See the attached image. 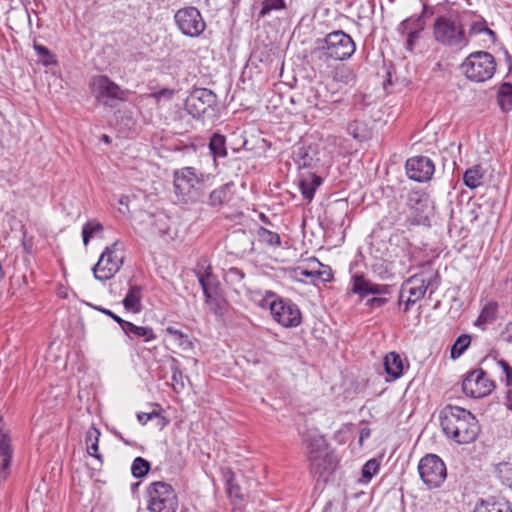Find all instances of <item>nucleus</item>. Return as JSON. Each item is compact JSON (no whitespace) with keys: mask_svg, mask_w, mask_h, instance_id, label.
Segmentation results:
<instances>
[{"mask_svg":"<svg viewBox=\"0 0 512 512\" xmlns=\"http://www.w3.org/2000/svg\"><path fill=\"white\" fill-rule=\"evenodd\" d=\"M498 304L494 301L487 303L481 310L478 318L475 320L476 327L485 330L486 327L492 324L497 319Z\"/></svg>","mask_w":512,"mask_h":512,"instance_id":"nucleus-23","label":"nucleus"},{"mask_svg":"<svg viewBox=\"0 0 512 512\" xmlns=\"http://www.w3.org/2000/svg\"><path fill=\"white\" fill-rule=\"evenodd\" d=\"M284 9H286L285 0H263L259 16L265 17L272 11H280Z\"/></svg>","mask_w":512,"mask_h":512,"instance_id":"nucleus-40","label":"nucleus"},{"mask_svg":"<svg viewBox=\"0 0 512 512\" xmlns=\"http://www.w3.org/2000/svg\"><path fill=\"white\" fill-rule=\"evenodd\" d=\"M165 331L173 337L174 341L182 350L187 351L193 349L192 341L189 339L188 335L184 334L181 330L168 326Z\"/></svg>","mask_w":512,"mask_h":512,"instance_id":"nucleus-32","label":"nucleus"},{"mask_svg":"<svg viewBox=\"0 0 512 512\" xmlns=\"http://www.w3.org/2000/svg\"><path fill=\"white\" fill-rule=\"evenodd\" d=\"M440 423L444 434L458 444L473 442L480 432L476 417L459 406L444 407L440 412Z\"/></svg>","mask_w":512,"mask_h":512,"instance_id":"nucleus-1","label":"nucleus"},{"mask_svg":"<svg viewBox=\"0 0 512 512\" xmlns=\"http://www.w3.org/2000/svg\"><path fill=\"white\" fill-rule=\"evenodd\" d=\"M407 176L417 182H425L431 179L435 166L433 161L426 156L411 157L406 161Z\"/></svg>","mask_w":512,"mask_h":512,"instance_id":"nucleus-16","label":"nucleus"},{"mask_svg":"<svg viewBox=\"0 0 512 512\" xmlns=\"http://www.w3.org/2000/svg\"><path fill=\"white\" fill-rule=\"evenodd\" d=\"M229 200V185H223L213 190L209 195V205L218 207Z\"/></svg>","mask_w":512,"mask_h":512,"instance_id":"nucleus-33","label":"nucleus"},{"mask_svg":"<svg viewBox=\"0 0 512 512\" xmlns=\"http://www.w3.org/2000/svg\"><path fill=\"white\" fill-rule=\"evenodd\" d=\"M506 57H507V59H508L509 61H511V57H510V55H509L507 52H506Z\"/></svg>","mask_w":512,"mask_h":512,"instance_id":"nucleus-62","label":"nucleus"},{"mask_svg":"<svg viewBox=\"0 0 512 512\" xmlns=\"http://www.w3.org/2000/svg\"><path fill=\"white\" fill-rule=\"evenodd\" d=\"M502 336L506 342L512 344V322L506 324Z\"/></svg>","mask_w":512,"mask_h":512,"instance_id":"nucleus-55","label":"nucleus"},{"mask_svg":"<svg viewBox=\"0 0 512 512\" xmlns=\"http://www.w3.org/2000/svg\"><path fill=\"white\" fill-rule=\"evenodd\" d=\"M270 311L275 321L286 328L297 327L302 322L299 307L290 299L279 298L270 303Z\"/></svg>","mask_w":512,"mask_h":512,"instance_id":"nucleus-13","label":"nucleus"},{"mask_svg":"<svg viewBox=\"0 0 512 512\" xmlns=\"http://www.w3.org/2000/svg\"><path fill=\"white\" fill-rule=\"evenodd\" d=\"M433 33L436 41L446 46L461 47L468 44L461 22L446 16H440L435 20Z\"/></svg>","mask_w":512,"mask_h":512,"instance_id":"nucleus-9","label":"nucleus"},{"mask_svg":"<svg viewBox=\"0 0 512 512\" xmlns=\"http://www.w3.org/2000/svg\"><path fill=\"white\" fill-rule=\"evenodd\" d=\"M137 419L142 425H145L148 421H150L152 419H157V426L160 429L164 428L167 424L166 419L164 417H162L160 415V413L157 411H152L150 413H144V412L138 413Z\"/></svg>","mask_w":512,"mask_h":512,"instance_id":"nucleus-43","label":"nucleus"},{"mask_svg":"<svg viewBox=\"0 0 512 512\" xmlns=\"http://www.w3.org/2000/svg\"><path fill=\"white\" fill-rule=\"evenodd\" d=\"M217 105V96L206 88L193 90L185 101V109L195 119H200Z\"/></svg>","mask_w":512,"mask_h":512,"instance_id":"nucleus-12","label":"nucleus"},{"mask_svg":"<svg viewBox=\"0 0 512 512\" xmlns=\"http://www.w3.org/2000/svg\"><path fill=\"white\" fill-rule=\"evenodd\" d=\"M461 71L471 81L485 82L493 77L496 61L486 51L473 52L461 64Z\"/></svg>","mask_w":512,"mask_h":512,"instance_id":"nucleus-5","label":"nucleus"},{"mask_svg":"<svg viewBox=\"0 0 512 512\" xmlns=\"http://www.w3.org/2000/svg\"><path fill=\"white\" fill-rule=\"evenodd\" d=\"M483 177V168L480 165H474L464 173L463 182L468 188L475 189L482 184Z\"/></svg>","mask_w":512,"mask_h":512,"instance_id":"nucleus-28","label":"nucleus"},{"mask_svg":"<svg viewBox=\"0 0 512 512\" xmlns=\"http://www.w3.org/2000/svg\"><path fill=\"white\" fill-rule=\"evenodd\" d=\"M257 234H258L259 240L269 246L277 247V246H280V244H281L280 236L276 232L270 231L264 227H260L258 229Z\"/></svg>","mask_w":512,"mask_h":512,"instance_id":"nucleus-39","label":"nucleus"},{"mask_svg":"<svg viewBox=\"0 0 512 512\" xmlns=\"http://www.w3.org/2000/svg\"><path fill=\"white\" fill-rule=\"evenodd\" d=\"M494 384L490 381L484 370L470 371L462 382L463 392L472 398H482L491 393Z\"/></svg>","mask_w":512,"mask_h":512,"instance_id":"nucleus-15","label":"nucleus"},{"mask_svg":"<svg viewBox=\"0 0 512 512\" xmlns=\"http://www.w3.org/2000/svg\"><path fill=\"white\" fill-rule=\"evenodd\" d=\"M497 364L501 367V369L505 375H507L510 372V370L512 369V367H510V365L503 359L498 360Z\"/></svg>","mask_w":512,"mask_h":512,"instance_id":"nucleus-58","label":"nucleus"},{"mask_svg":"<svg viewBox=\"0 0 512 512\" xmlns=\"http://www.w3.org/2000/svg\"><path fill=\"white\" fill-rule=\"evenodd\" d=\"M322 178L316 174L309 173L303 176L299 182V188L303 197L308 201H312L316 189L321 185Z\"/></svg>","mask_w":512,"mask_h":512,"instance_id":"nucleus-22","label":"nucleus"},{"mask_svg":"<svg viewBox=\"0 0 512 512\" xmlns=\"http://www.w3.org/2000/svg\"><path fill=\"white\" fill-rule=\"evenodd\" d=\"M203 185V175L193 167H184L174 174L175 193L185 201L197 199Z\"/></svg>","mask_w":512,"mask_h":512,"instance_id":"nucleus-10","label":"nucleus"},{"mask_svg":"<svg viewBox=\"0 0 512 512\" xmlns=\"http://www.w3.org/2000/svg\"><path fill=\"white\" fill-rule=\"evenodd\" d=\"M228 276L231 277L235 281H241L244 278L245 274L243 273L242 270H240L236 267H233V268L229 269Z\"/></svg>","mask_w":512,"mask_h":512,"instance_id":"nucleus-53","label":"nucleus"},{"mask_svg":"<svg viewBox=\"0 0 512 512\" xmlns=\"http://www.w3.org/2000/svg\"><path fill=\"white\" fill-rule=\"evenodd\" d=\"M166 216L162 215V216H159L156 220H155V223L154 225H157L158 222H160L161 224H159V227H157V231L158 233L160 234H166L167 233V225H166Z\"/></svg>","mask_w":512,"mask_h":512,"instance_id":"nucleus-54","label":"nucleus"},{"mask_svg":"<svg viewBox=\"0 0 512 512\" xmlns=\"http://www.w3.org/2000/svg\"><path fill=\"white\" fill-rule=\"evenodd\" d=\"M355 79L351 69L345 66L338 67L334 74V80L344 84H350Z\"/></svg>","mask_w":512,"mask_h":512,"instance_id":"nucleus-46","label":"nucleus"},{"mask_svg":"<svg viewBox=\"0 0 512 512\" xmlns=\"http://www.w3.org/2000/svg\"><path fill=\"white\" fill-rule=\"evenodd\" d=\"M386 301L387 300L385 298L373 297L370 300H368V304L372 307H381L386 303Z\"/></svg>","mask_w":512,"mask_h":512,"instance_id":"nucleus-56","label":"nucleus"},{"mask_svg":"<svg viewBox=\"0 0 512 512\" xmlns=\"http://www.w3.org/2000/svg\"><path fill=\"white\" fill-rule=\"evenodd\" d=\"M422 202H423L422 195L419 192L409 193L407 203L411 208L418 210L419 209L418 206L422 205Z\"/></svg>","mask_w":512,"mask_h":512,"instance_id":"nucleus-51","label":"nucleus"},{"mask_svg":"<svg viewBox=\"0 0 512 512\" xmlns=\"http://www.w3.org/2000/svg\"><path fill=\"white\" fill-rule=\"evenodd\" d=\"M471 342V337L467 334L460 335L451 348V358L457 359L459 358L465 350L469 347Z\"/></svg>","mask_w":512,"mask_h":512,"instance_id":"nucleus-38","label":"nucleus"},{"mask_svg":"<svg viewBox=\"0 0 512 512\" xmlns=\"http://www.w3.org/2000/svg\"><path fill=\"white\" fill-rule=\"evenodd\" d=\"M13 455V447L11 445V439L8 434L2 431V480L6 479L10 470L9 467L11 465Z\"/></svg>","mask_w":512,"mask_h":512,"instance_id":"nucleus-25","label":"nucleus"},{"mask_svg":"<svg viewBox=\"0 0 512 512\" xmlns=\"http://www.w3.org/2000/svg\"><path fill=\"white\" fill-rule=\"evenodd\" d=\"M311 265L316 267V279H320L323 282H328L332 279V271L329 266L323 265L317 259L311 261Z\"/></svg>","mask_w":512,"mask_h":512,"instance_id":"nucleus-45","label":"nucleus"},{"mask_svg":"<svg viewBox=\"0 0 512 512\" xmlns=\"http://www.w3.org/2000/svg\"><path fill=\"white\" fill-rule=\"evenodd\" d=\"M209 150L214 158H225L228 154L225 136L219 133H214L210 137Z\"/></svg>","mask_w":512,"mask_h":512,"instance_id":"nucleus-29","label":"nucleus"},{"mask_svg":"<svg viewBox=\"0 0 512 512\" xmlns=\"http://www.w3.org/2000/svg\"><path fill=\"white\" fill-rule=\"evenodd\" d=\"M499 477L502 482L512 488V464L503 463L499 465Z\"/></svg>","mask_w":512,"mask_h":512,"instance_id":"nucleus-48","label":"nucleus"},{"mask_svg":"<svg viewBox=\"0 0 512 512\" xmlns=\"http://www.w3.org/2000/svg\"><path fill=\"white\" fill-rule=\"evenodd\" d=\"M347 132L350 136L358 141L366 140L369 136L366 125L356 120L348 123Z\"/></svg>","mask_w":512,"mask_h":512,"instance_id":"nucleus-36","label":"nucleus"},{"mask_svg":"<svg viewBox=\"0 0 512 512\" xmlns=\"http://www.w3.org/2000/svg\"><path fill=\"white\" fill-rule=\"evenodd\" d=\"M121 329L131 339L142 338L145 342L156 339V335L152 328L144 326H136L129 321H123L121 323Z\"/></svg>","mask_w":512,"mask_h":512,"instance_id":"nucleus-19","label":"nucleus"},{"mask_svg":"<svg viewBox=\"0 0 512 512\" xmlns=\"http://www.w3.org/2000/svg\"><path fill=\"white\" fill-rule=\"evenodd\" d=\"M505 376H506V385L511 387L512 386V369Z\"/></svg>","mask_w":512,"mask_h":512,"instance_id":"nucleus-59","label":"nucleus"},{"mask_svg":"<svg viewBox=\"0 0 512 512\" xmlns=\"http://www.w3.org/2000/svg\"><path fill=\"white\" fill-rule=\"evenodd\" d=\"M196 275L204 296L221 292L219 280L217 276L213 274L210 266L197 270Z\"/></svg>","mask_w":512,"mask_h":512,"instance_id":"nucleus-18","label":"nucleus"},{"mask_svg":"<svg viewBox=\"0 0 512 512\" xmlns=\"http://www.w3.org/2000/svg\"><path fill=\"white\" fill-rule=\"evenodd\" d=\"M497 101L502 111L512 110V85L510 83L505 82L499 87Z\"/></svg>","mask_w":512,"mask_h":512,"instance_id":"nucleus-30","label":"nucleus"},{"mask_svg":"<svg viewBox=\"0 0 512 512\" xmlns=\"http://www.w3.org/2000/svg\"><path fill=\"white\" fill-rule=\"evenodd\" d=\"M103 225L96 221H88L82 228V237L84 245H87L94 233L102 231Z\"/></svg>","mask_w":512,"mask_h":512,"instance_id":"nucleus-44","label":"nucleus"},{"mask_svg":"<svg viewBox=\"0 0 512 512\" xmlns=\"http://www.w3.org/2000/svg\"><path fill=\"white\" fill-rule=\"evenodd\" d=\"M426 11V6L424 5L423 11L418 16H411L403 20L398 28L397 32L400 35L409 34V32H423L425 29V21H424V14Z\"/></svg>","mask_w":512,"mask_h":512,"instance_id":"nucleus-21","label":"nucleus"},{"mask_svg":"<svg viewBox=\"0 0 512 512\" xmlns=\"http://www.w3.org/2000/svg\"><path fill=\"white\" fill-rule=\"evenodd\" d=\"M205 297V303L208 306L211 313L217 317L224 315L226 311L227 302L223 298L221 292L210 294Z\"/></svg>","mask_w":512,"mask_h":512,"instance_id":"nucleus-27","label":"nucleus"},{"mask_svg":"<svg viewBox=\"0 0 512 512\" xmlns=\"http://www.w3.org/2000/svg\"><path fill=\"white\" fill-rule=\"evenodd\" d=\"M351 291L360 297H365L368 294L382 295L389 293V286L374 284L363 275H354L352 277Z\"/></svg>","mask_w":512,"mask_h":512,"instance_id":"nucleus-17","label":"nucleus"},{"mask_svg":"<svg viewBox=\"0 0 512 512\" xmlns=\"http://www.w3.org/2000/svg\"><path fill=\"white\" fill-rule=\"evenodd\" d=\"M147 509L149 512H176L178 497L171 484L155 481L146 488Z\"/></svg>","mask_w":512,"mask_h":512,"instance_id":"nucleus-4","label":"nucleus"},{"mask_svg":"<svg viewBox=\"0 0 512 512\" xmlns=\"http://www.w3.org/2000/svg\"><path fill=\"white\" fill-rule=\"evenodd\" d=\"M295 273L298 277H306V278H310L311 280H315L316 279V267L312 265V267L310 269H306V268H303V267H298L296 270H295Z\"/></svg>","mask_w":512,"mask_h":512,"instance_id":"nucleus-50","label":"nucleus"},{"mask_svg":"<svg viewBox=\"0 0 512 512\" xmlns=\"http://www.w3.org/2000/svg\"><path fill=\"white\" fill-rule=\"evenodd\" d=\"M293 155L299 166L308 167L312 165L313 157L309 154V148L299 146L293 151Z\"/></svg>","mask_w":512,"mask_h":512,"instance_id":"nucleus-42","label":"nucleus"},{"mask_svg":"<svg viewBox=\"0 0 512 512\" xmlns=\"http://www.w3.org/2000/svg\"><path fill=\"white\" fill-rule=\"evenodd\" d=\"M380 469V462L376 458H372L368 460L362 467L361 470V478L359 481L361 483H368L373 478L374 475L378 473Z\"/></svg>","mask_w":512,"mask_h":512,"instance_id":"nucleus-35","label":"nucleus"},{"mask_svg":"<svg viewBox=\"0 0 512 512\" xmlns=\"http://www.w3.org/2000/svg\"><path fill=\"white\" fill-rule=\"evenodd\" d=\"M504 405L512 412V389H508L505 395Z\"/></svg>","mask_w":512,"mask_h":512,"instance_id":"nucleus-57","label":"nucleus"},{"mask_svg":"<svg viewBox=\"0 0 512 512\" xmlns=\"http://www.w3.org/2000/svg\"><path fill=\"white\" fill-rule=\"evenodd\" d=\"M421 33L422 32H409V34H405V35H401L405 41H404V46L406 48V50L412 52L416 46V44L418 43L420 37H421Z\"/></svg>","mask_w":512,"mask_h":512,"instance_id":"nucleus-49","label":"nucleus"},{"mask_svg":"<svg viewBox=\"0 0 512 512\" xmlns=\"http://www.w3.org/2000/svg\"><path fill=\"white\" fill-rule=\"evenodd\" d=\"M384 368L387 375L392 380H396L403 375L404 364L401 356L396 352H389L384 357Z\"/></svg>","mask_w":512,"mask_h":512,"instance_id":"nucleus-20","label":"nucleus"},{"mask_svg":"<svg viewBox=\"0 0 512 512\" xmlns=\"http://www.w3.org/2000/svg\"><path fill=\"white\" fill-rule=\"evenodd\" d=\"M141 299L142 287L139 285H131L123 299V305L126 310L139 313L142 310Z\"/></svg>","mask_w":512,"mask_h":512,"instance_id":"nucleus-24","label":"nucleus"},{"mask_svg":"<svg viewBox=\"0 0 512 512\" xmlns=\"http://www.w3.org/2000/svg\"><path fill=\"white\" fill-rule=\"evenodd\" d=\"M34 50L38 56V61L44 66H50L57 63L56 57L50 50L40 44L34 43Z\"/></svg>","mask_w":512,"mask_h":512,"instance_id":"nucleus-37","label":"nucleus"},{"mask_svg":"<svg viewBox=\"0 0 512 512\" xmlns=\"http://www.w3.org/2000/svg\"><path fill=\"white\" fill-rule=\"evenodd\" d=\"M474 512H512V509L505 501L483 500L476 505Z\"/></svg>","mask_w":512,"mask_h":512,"instance_id":"nucleus-31","label":"nucleus"},{"mask_svg":"<svg viewBox=\"0 0 512 512\" xmlns=\"http://www.w3.org/2000/svg\"><path fill=\"white\" fill-rule=\"evenodd\" d=\"M124 262L123 246L115 241L101 253L99 260L93 266L94 277L99 281H107L121 269Z\"/></svg>","mask_w":512,"mask_h":512,"instance_id":"nucleus-7","label":"nucleus"},{"mask_svg":"<svg viewBox=\"0 0 512 512\" xmlns=\"http://www.w3.org/2000/svg\"><path fill=\"white\" fill-rule=\"evenodd\" d=\"M438 273H431L427 276L425 273L416 274L403 282L399 293V304H405L404 311L422 299L429 286H438Z\"/></svg>","mask_w":512,"mask_h":512,"instance_id":"nucleus-6","label":"nucleus"},{"mask_svg":"<svg viewBox=\"0 0 512 512\" xmlns=\"http://www.w3.org/2000/svg\"><path fill=\"white\" fill-rule=\"evenodd\" d=\"M94 309L100 311L101 313L111 317L115 322H117L120 326L121 323L124 321L121 317L114 314L111 310L103 308L101 306H93Z\"/></svg>","mask_w":512,"mask_h":512,"instance_id":"nucleus-52","label":"nucleus"},{"mask_svg":"<svg viewBox=\"0 0 512 512\" xmlns=\"http://www.w3.org/2000/svg\"><path fill=\"white\" fill-rule=\"evenodd\" d=\"M418 472L421 480L429 488L439 487L447 476L444 462L435 454H427L421 458Z\"/></svg>","mask_w":512,"mask_h":512,"instance_id":"nucleus-11","label":"nucleus"},{"mask_svg":"<svg viewBox=\"0 0 512 512\" xmlns=\"http://www.w3.org/2000/svg\"><path fill=\"white\" fill-rule=\"evenodd\" d=\"M150 470V463L142 458L136 457L131 466L132 475L135 478H142L148 474Z\"/></svg>","mask_w":512,"mask_h":512,"instance_id":"nucleus-41","label":"nucleus"},{"mask_svg":"<svg viewBox=\"0 0 512 512\" xmlns=\"http://www.w3.org/2000/svg\"><path fill=\"white\" fill-rule=\"evenodd\" d=\"M175 21L180 31L189 37H198L205 30V21L195 7H186L178 10L175 14Z\"/></svg>","mask_w":512,"mask_h":512,"instance_id":"nucleus-14","label":"nucleus"},{"mask_svg":"<svg viewBox=\"0 0 512 512\" xmlns=\"http://www.w3.org/2000/svg\"><path fill=\"white\" fill-rule=\"evenodd\" d=\"M310 472L324 481L333 472L335 462L324 437L316 430H307L302 435Z\"/></svg>","mask_w":512,"mask_h":512,"instance_id":"nucleus-2","label":"nucleus"},{"mask_svg":"<svg viewBox=\"0 0 512 512\" xmlns=\"http://www.w3.org/2000/svg\"><path fill=\"white\" fill-rule=\"evenodd\" d=\"M356 50L352 37L342 30L328 33L316 49L319 60L344 61L349 59Z\"/></svg>","mask_w":512,"mask_h":512,"instance_id":"nucleus-3","label":"nucleus"},{"mask_svg":"<svg viewBox=\"0 0 512 512\" xmlns=\"http://www.w3.org/2000/svg\"><path fill=\"white\" fill-rule=\"evenodd\" d=\"M223 478L229 498L234 502L240 501L242 499L241 488L235 480L234 472L228 468L223 470Z\"/></svg>","mask_w":512,"mask_h":512,"instance_id":"nucleus-26","label":"nucleus"},{"mask_svg":"<svg viewBox=\"0 0 512 512\" xmlns=\"http://www.w3.org/2000/svg\"><path fill=\"white\" fill-rule=\"evenodd\" d=\"M481 33L489 35L493 41L496 39V33L486 26L485 21L473 22L472 25L470 26L469 34L474 35Z\"/></svg>","mask_w":512,"mask_h":512,"instance_id":"nucleus-47","label":"nucleus"},{"mask_svg":"<svg viewBox=\"0 0 512 512\" xmlns=\"http://www.w3.org/2000/svg\"><path fill=\"white\" fill-rule=\"evenodd\" d=\"M100 431L92 427L86 434V444H87V452L89 455L100 459L101 456L98 454V441H99Z\"/></svg>","mask_w":512,"mask_h":512,"instance_id":"nucleus-34","label":"nucleus"},{"mask_svg":"<svg viewBox=\"0 0 512 512\" xmlns=\"http://www.w3.org/2000/svg\"><path fill=\"white\" fill-rule=\"evenodd\" d=\"M90 86L96 101L106 107L114 108L127 99V91L106 75L94 76Z\"/></svg>","mask_w":512,"mask_h":512,"instance_id":"nucleus-8","label":"nucleus"},{"mask_svg":"<svg viewBox=\"0 0 512 512\" xmlns=\"http://www.w3.org/2000/svg\"><path fill=\"white\" fill-rule=\"evenodd\" d=\"M102 140L105 142V143H110V137L108 135H102Z\"/></svg>","mask_w":512,"mask_h":512,"instance_id":"nucleus-61","label":"nucleus"},{"mask_svg":"<svg viewBox=\"0 0 512 512\" xmlns=\"http://www.w3.org/2000/svg\"><path fill=\"white\" fill-rule=\"evenodd\" d=\"M181 376H182L181 372H180L178 369H175V370L173 371L172 379H173L174 381H177L178 377H181Z\"/></svg>","mask_w":512,"mask_h":512,"instance_id":"nucleus-60","label":"nucleus"}]
</instances>
